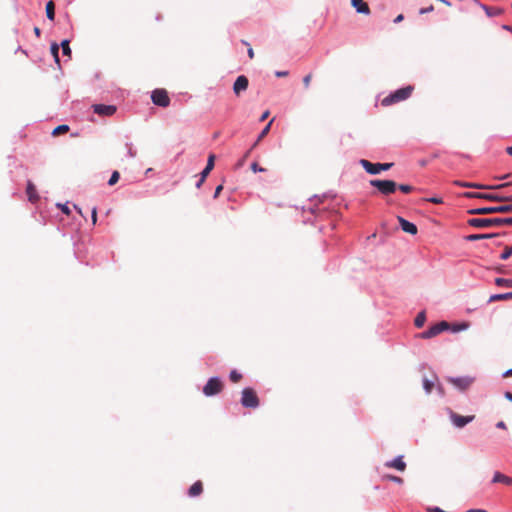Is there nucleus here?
Masks as SVG:
<instances>
[{"label": "nucleus", "instance_id": "f257e3e1", "mask_svg": "<svg viewBox=\"0 0 512 512\" xmlns=\"http://www.w3.org/2000/svg\"><path fill=\"white\" fill-rule=\"evenodd\" d=\"M413 91H414V86H412V85H408L406 87L400 88V89L390 93L386 97H384L381 100V105L384 107H388V106L397 104L399 102L405 101L412 95Z\"/></svg>", "mask_w": 512, "mask_h": 512}, {"label": "nucleus", "instance_id": "f03ea898", "mask_svg": "<svg viewBox=\"0 0 512 512\" xmlns=\"http://www.w3.org/2000/svg\"><path fill=\"white\" fill-rule=\"evenodd\" d=\"M475 228H487L492 226L512 225V217L509 218H471L467 222Z\"/></svg>", "mask_w": 512, "mask_h": 512}, {"label": "nucleus", "instance_id": "7ed1b4c3", "mask_svg": "<svg viewBox=\"0 0 512 512\" xmlns=\"http://www.w3.org/2000/svg\"><path fill=\"white\" fill-rule=\"evenodd\" d=\"M471 215H486L494 213H512V204L475 208L468 211Z\"/></svg>", "mask_w": 512, "mask_h": 512}, {"label": "nucleus", "instance_id": "20e7f679", "mask_svg": "<svg viewBox=\"0 0 512 512\" xmlns=\"http://www.w3.org/2000/svg\"><path fill=\"white\" fill-rule=\"evenodd\" d=\"M369 183L385 196L394 193L397 189V183L393 180L373 179Z\"/></svg>", "mask_w": 512, "mask_h": 512}, {"label": "nucleus", "instance_id": "39448f33", "mask_svg": "<svg viewBox=\"0 0 512 512\" xmlns=\"http://www.w3.org/2000/svg\"><path fill=\"white\" fill-rule=\"evenodd\" d=\"M360 165L365 169L367 173L376 175L381 171L389 170L393 166V163H372L366 159H361Z\"/></svg>", "mask_w": 512, "mask_h": 512}, {"label": "nucleus", "instance_id": "423d86ee", "mask_svg": "<svg viewBox=\"0 0 512 512\" xmlns=\"http://www.w3.org/2000/svg\"><path fill=\"white\" fill-rule=\"evenodd\" d=\"M241 404L246 408H256L259 406V398L254 389H243L241 396Z\"/></svg>", "mask_w": 512, "mask_h": 512}, {"label": "nucleus", "instance_id": "0eeeda50", "mask_svg": "<svg viewBox=\"0 0 512 512\" xmlns=\"http://www.w3.org/2000/svg\"><path fill=\"white\" fill-rule=\"evenodd\" d=\"M223 389L222 381L217 377L210 378L203 387V393L206 396H213L219 394Z\"/></svg>", "mask_w": 512, "mask_h": 512}, {"label": "nucleus", "instance_id": "6e6552de", "mask_svg": "<svg viewBox=\"0 0 512 512\" xmlns=\"http://www.w3.org/2000/svg\"><path fill=\"white\" fill-rule=\"evenodd\" d=\"M152 102L160 107H168L170 98L165 89H155L151 95Z\"/></svg>", "mask_w": 512, "mask_h": 512}, {"label": "nucleus", "instance_id": "1a4fd4ad", "mask_svg": "<svg viewBox=\"0 0 512 512\" xmlns=\"http://www.w3.org/2000/svg\"><path fill=\"white\" fill-rule=\"evenodd\" d=\"M449 328V323L446 321H441L432 327H430L428 330L422 332L419 336L422 339H429L437 336L441 332L447 330Z\"/></svg>", "mask_w": 512, "mask_h": 512}, {"label": "nucleus", "instance_id": "9d476101", "mask_svg": "<svg viewBox=\"0 0 512 512\" xmlns=\"http://www.w3.org/2000/svg\"><path fill=\"white\" fill-rule=\"evenodd\" d=\"M474 381H475V378L470 377V376L448 378V382L451 383L454 387H456L460 391L467 390L474 383Z\"/></svg>", "mask_w": 512, "mask_h": 512}, {"label": "nucleus", "instance_id": "9b49d317", "mask_svg": "<svg viewBox=\"0 0 512 512\" xmlns=\"http://www.w3.org/2000/svg\"><path fill=\"white\" fill-rule=\"evenodd\" d=\"M464 197L466 198H479L485 199L492 202H503V195L495 194V193H477V192H466L464 193Z\"/></svg>", "mask_w": 512, "mask_h": 512}, {"label": "nucleus", "instance_id": "f8f14e48", "mask_svg": "<svg viewBox=\"0 0 512 512\" xmlns=\"http://www.w3.org/2000/svg\"><path fill=\"white\" fill-rule=\"evenodd\" d=\"M456 185L462 186V187H469V188H476V189H502L507 186H509L511 183H503L499 185H483L479 183H469V182H460L455 181Z\"/></svg>", "mask_w": 512, "mask_h": 512}, {"label": "nucleus", "instance_id": "ddd939ff", "mask_svg": "<svg viewBox=\"0 0 512 512\" xmlns=\"http://www.w3.org/2000/svg\"><path fill=\"white\" fill-rule=\"evenodd\" d=\"M475 416L474 415H470V416H462V415H459L455 412H451L450 413V419L452 421V423L457 427V428H463L464 426H466L468 423L472 422L474 420Z\"/></svg>", "mask_w": 512, "mask_h": 512}, {"label": "nucleus", "instance_id": "4468645a", "mask_svg": "<svg viewBox=\"0 0 512 512\" xmlns=\"http://www.w3.org/2000/svg\"><path fill=\"white\" fill-rule=\"evenodd\" d=\"M92 109L94 113L100 116H112L117 110L116 106L105 104H94L92 105Z\"/></svg>", "mask_w": 512, "mask_h": 512}, {"label": "nucleus", "instance_id": "2eb2a0df", "mask_svg": "<svg viewBox=\"0 0 512 512\" xmlns=\"http://www.w3.org/2000/svg\"><path fill=\"white\" fill-rule=\"evenodd\" d=\"M249 85V80L245 75L237 77L233 84V92L236 96H239L242 92L246 91Z\"/></svg>", "mask_w": 512, "mask_h": 512}, {"label": "nucleus", "instance_id": "dca6fc26", "mask_svg": "<svg viewBox=\"0 0 512 512\" xmlns=\"http://www.w3.org/2000/svg\"><path fill=\"white\" fill-rule=\"evenodd\" d=\"M397 219H398L401 229L404 232L409 233L411 235H415L417 233L418 230H417V227L415 224L409 222L408 220H406L400 216H398Z\"/></svg>", "mask_w": 512, "mask_h": 512}, {"label": "nucleus", "instance_id": "f3484780", "mask_svg": "<svg viewBox=\"0 0 512 512\" xmlns=\"http://www.w3.org/2000/svg\"><path fill=\"white\" fill-rule=\"evenodd\" d=\"M385 466L388 468H394L399 471H404L406 469V463L403 461V457L399 456L391 461L385 463Z\"/></svg>", "mask_w": 512, "mask_h": 512}, {"label": "nucleus", "instance_id": "a211bd4d", "mask_svg": "<svg viewBox=\"0 0 512 512\" xmlns=\"http://www.w3.org/2000/svg\"><path fill=\"white\" fill-rule=\"evenodd\" d=\"M352 6L356 9L358 13L368 15L370 13V8L364 0H351Z\"/></svg>", "mask_w": 512, "mask_h": 512}, {"label": "nucleus", "instance_id": "6ab92c4d", "mask_svg": "<svg viewBox=\"0 0 512 512\" xmlns=\"http://www.w3.org/2000/svg\"><path fill=\"white\" fill-rule=\"evenodd\" d=\"M492 483H502L508 486H512V477L496 471L493 475Z\"/></svg>", "mask_w": 512, "mask_h": 512}, {"label": "nucleus", "instance_id": "aec40b11", "mask_svg": "<svg viewBox=\"0 0 512 512\" xmlns=\"http://www.w3.org/2000/svg\"><path fill=\"white\" fill-rule=\"evenodd\" d=\"M476 3L479 4V6L485 11L486 15L488 17H495L503 14V9L498 7H489L485 4H481L476 0Z\"/></svg>", "mask_w": 512, "mask_h": 512}, {"label": "nucleus", "instance_id": "412c9836", "mask_svg": "<svg viewBox=\"0 0 512 512\" xmlns=\"http://www.w3.org/2000/svg\"><path fill=\"white\" fill-rule=\"evenodd\" d=\"M26 193L30 202L34 203L38 201L39 196L37 194L36 187L31 181H28L27 183Z\"/></svg>", "mask_w": 512, "mask_h": 512}, {"label": "nucleus", "instance_id": "4be33fe9", "mask_svg": "<svg viewBox=\"0 0 512 512\" xmlns=\"http://www.w3.org/2000/svg\"><path fill=\"white\" fill-rule=\"evenodd\" d=\"M203 492V483L198 480L192 484V486L188 490V495L190 497H197Z\"/></svg>", "mask_w": 512, "mask_h": 512}, {"label": "nucleus", "instance_id": "5701e85b", "mask_svg": "<svg viewBox=\"0 0 512 512\" xmlns=\"http://www.w3.org/2000/svg\"><path fill=\"white\" fill-rule=\"evenodd\" d=\"M497 236V234H471L466 237L468 241H478L482 239L492 238Z\"/></svg>", "mask_w": 512, "mask_h": 512}, {"label": "nucleus", "instance_id": "b1692460", "mask_svg": "<svg viewBox=\"0 0 512 512\" xmlns=\"http://www.w3.org/2000/svg\"><path fill=\"white\" fill-rule=\"evenodd\" d=\"M46 16L49 20H54L55 18V4L53 1H48L46 4Z\"/></svg>", "mask_w": 512, "mask_h": 512}, {"label": "nucleus", "instance_id": "393cba45", "mask_svg": "<svg viewBox=\"0 0 512 512\" xmlns=\"http://www.w3.org/2000/svg\"><path fill=\"white\" fill-rule=\"evenodd\" d=\"M512 292L503 293V294H495L492 295L489 299L490 302L502 301V300H511Z\"/></svg>", "mask_w": 512, "mask_h": 512}, {"label": "nucleus", "instance_id": "a878e982", "mask_svg": "<svg viewBox=\"0 0 512 512\" xmlns=\"http://www.w3.org/2000/svg\"><path fill=\"white\" fill-rule=\"evenodd\" d=\"M68 131H69V126H68V125H66V124H62V125H59V126H57V127H55V128L53 129V131H52V135H53L54 137H56V136H59V135H61V134H65V133H67Z\"/></svg>", "mask_w": 512, "mask_h": 512}, {"label": "nucleus", "instance_id": "bb28decb", "mask_svg": "<svg viewBox=\"0 0 512 512\" xmlns=\"http://www.w3.org/2000/svg\"><path fill=\"white\" fill-rule=\"evenodd\" d=\"M273 119L264 127V129L259 134L257 141L254 145H257L270 131L271 125H272Z\"/></svg>", "mask_w": 512, "mask_h": 512}, {"label": "nucleus", "instance_id": "cd10ccee", "mask_svg": "<svg viewBox=\"0 0 512 512\" xmlns=\"http://www.w3.org/2000/svg\"><path fill=\"white\" fill-rule=\"evenodd\" d=\"M425 321H426V315H425V312L422 311L415 318V326L417 328H421L424 325Z\"/></svg>", "mask_w": 512, "mask_h": 512}, {"label": "nucleus", "instance_id": "c85d7f7f", "mask_svg": "<svg viewBox=\"0 0 512 512\" xmlns=\"http://www.w3.org/2000/svg\"><path fill=\"white\" fill-rule=\"evenodd\" d=\"M495 284L497 286H504V287L511 288L512 287V279L496 278Z\"/></svg>", "mask_w": 512, "mask_h": 512}, {"label": "nucleus", "instance_id": "c756f323", "mask_svg": "<svg viewBox=\"0 0 512 512\" xmlns=\"http://www.w3.org/2000/svg\"><path fill=\"white\" fill-rule=\"evenodd\" d=\"M61 48H62V53L68 57L71 56V48L69 46V41L68 40H63L61 42Z\"/></svg>", "mask_w": 512, "mask_h": 512}, {"label": "nucleus", "instance_id": "7c9ffc66", "mask_svg": "<svg viewBox=\"0 0 512 512\" xmlns=\"http://www.w3.org/2000/svg\"><path fill=\"white\" fill-rule=\"evenodd\" d=\"M229 377L233 383H238L242 379V375L236 370H232Z\"/></svg>", "mask_w": 512, "mask_h": 512}, {"label": "nucleus", "instance_id": "2f4dec72", "mask_svg": "<svg viewBox=\"0 0 512 512\" xmlns=\"http://www.w3.org/2000/svg\"><path fill=\"white\" fill-rule=\"evenodd\" d=\"M383 479L384 480H388V481H392V482H395V483H398V484H402L403 483V479L402 478H400L398 476L391 475V474L383 475Z\"/></svg>", "mask_w": 512, "mask_h": 512}, {"label": "nucleus", "instance_id": "473e14b6", "mask_svg": "<svg viewBox=\"0 0 512 512\" xmlns=\"http://www.w3.org/2000/svg\"><path fill=\"white\" fill-rule=\"evenodd\" d=\"M58 52H59V46L57 43H52L51 45V53L55 59V61L57 63H59V55H58Z\"/></svg>", "mask_w": 512, "mask_h": 512}, {"label": "nucleus", "instance_id": "72a5a7b5", "mask_svg": "<svg viewBox=\"0 0 512 512\" xmlns=\"http://www.w3.org/2000/svg\"><path fill=\"white\" fill-rule=\"evenodd\" d=\"M423 387L427 393H431V391L434 387V383H433V381H430L429 379L425 378L423 380Z\"/></svg>", "mask_w": 512, "mask_h": 512}, {"label": "nucleus", "instance_id": "f704fd0d", "mask_svg": "<svg viewBox=\"0 0 512 512\" xmlns=\"http://www.w3.org/2000/svg\"><path fill=\"white\" fill-rule=\"evenodd\" d=\"M119 178H120V174H119V172H118V171H114V172L112 173V175H111V177H110L109 181H108V184H109L110 186L115 185V184L118 182Z\"/></svg>", "mask_w": 512, "mask_h": 512}, {"label": "nucleus", "instance_id": "c9c22d12", "mask_svg": "<svg viewBox=\"0 0 512 512\" xmlns=\"http://www.w3.org/2000/svg\"><path fill=\"white\" fill-rule=\"evenodd\" d=\"M512 255V246L505 247L504 251L500 255L501 260H507Z\"/></svg>", "mask_w": 512, "mask_h": 512}, {"label": "nucleus", "instance_id": "e433bc0d", "mask_svg": "<svg viewBox=\"0 0 512 512\" xmlns=\"http://www.w3.org/2000/svg\"><path fill=\"white\" fill-rule=\"evenodd\" d=\"M397 188L403 192V193H410L413 191V187L410 186V185H407V184H400V185H397Z\"/></svg>", "mask_w": 512, "mask_h": 512}, {"label": "nucleus", "instance_id": "4c0bfd02", "mask_svg": "<svg viewBox=\"0 0 512 512\" xmlns=\"http://www.w3.org/2000/svg\"><path fill=\"white\" fill-rule=\"evenodd\" d=\"M214 162H215V155L214 154H210L209 157H208V160H207V165L205 168H207L208 170H212L214 168Z\"/></svg>", "mask_w": 512, "mask_h": 512}, {"label": "nucleus", "instance_id": "58836bf2", "mask_svg": "<svg viewBox=\"0 0 512 512\" xmlns=\"http://www.w3.org/2000/svg\"><path fill=\"white\" fill-rule=\"evenodd\" d=\"M251 170H252L253 172H255V173H256V172H264V171H266V169H265V168H263V167H261V166H259L257 162H253V163L251 164Z\"/></svg>", "mask_w": 512, "mask_h": 512}, {"label": "nucleus", "instance_id": "ea45409f", "mask_svg": "<svg viewBox=\"0 0 512 512\" xmlns=\"http://www.w3.org/2000/svg\"><path fill=\"white\" fill-rule=\"evenodd\" d=\"M311 80H312V74L309 73L307 74L304 78H303V84H304V87L307 89L309 88L310 86V83H311Z\"/></svg>", "mask_w": 512, "mask_h": 512}, {"label": "nucleus", "instance_id": "a19ab883", "mask_svg": "<svg viewBox=\"0 0 512 512\" xmlns=\"http://www.w3.org/2000/svg\"><path fill=\"white\" fill-rule=\"evenodd\" d=\"M243 43H244L245 45H247V46H248V51H247V53H248L249 58H250V59H253V58H254V55H255V54H254V50L252 49V47L250 46V44H249L248 42L243 41Z\"/></svg>", "mask_w": 512, "mask_h": 512}, {"label": "nucleus", "instance_id": "79ce46f5", "mask_svg": "<svg viewBox=\"0 0 512 512\" xmlns=\"http://www.w3.org/2000/svg\"><path fill=\"white\" fill-rule=\"evenodd\" d=\"M92 223L95 225L97 222V208L93 207L91 211Z\"/></svg>", "mask_w": 512, "mask_h": 512}, {"label": "nucleus", "instance_id": "37998d69", "mask_svg": "<svg viewBox=\"0 0 512 512\" xmlns=\"http://www.w3.org/2000/svg\"><path fill=\"white\" fill-rule=\"evenodd\" d=\"M434 10V6L433 5H430L429 7H426V8H421L419 13L420 14H426V13H430Z\"/></svg>", "mask_w": 512, "mask_h": 512}, {"label": "nucleus", "instance_id": "c03bdc74", "mask_svg": "<svg viewBox=\"0 0 512 512\" xmlns=\"http://www.w3.org/2000/svg\"><path fill=\"white\" fill-rule=\"evenodd\" d=\"M426 200L428 202H431V203H434V204H441V203H443L442 198H438V197H432V198H428Z\"/></svg>", "mask_w": 512, "mask_h": 512}, {"label": "nucleus", "instance_id": "a18cd8bd", "mask_svg": "<svg viewBox=\"0 0 512 512\" xmlns=\"http://www.w3.org/2000/svg\"><path fill=\"white\" fill-rule=\"evenodd\" d=\"M223 189L222 185H218L215 189L214 198H217Z\"/></svg>", "mask_w": 512, "mask_h": 512}, {"label": "nucleus", "instance_id": "49530a36", "mask_svg": "<svg viewBox=\"0 0 512 512\" xmlns=\"http://www.w3.org/2000/svg\"><path fill=\"white\" fill-rule=\"evenodd\" d=\"M275 75L276 77H286L288 75V71H277Z\"/></svg>", "mask_w": 512, "mask_h": 512}, {"label": "nucleus", "instance_id": "de8ad7c7", "mask_svg": "<svg viewBox=\"0 0 512 512\" xmlns=\"http://www.w3.org/2000/svg\"><path fill=\"white\" fill-rule=\"evenodd\" d=\"M59 207L61 208L63 213H65L67 215L70 214V209L66 205H59Z\"/></svg>", "mask_w": 512, "mask_h": 512}, {"label": "nucleus", "instance_id": "09e8293b", "mask_svg": "<svg viewBox=\"0 0 512 512\" xmlns=\"http://www.w3.org/2000/svg\"><path fill=\"white\" fill-rule=\"evenodd\" d=\"M210 172H211L210 170H208L207 168H204V170L201 172V177L203 179H206V177L209 175Z\"/></svg>", "mask_w": 512, "mask_h": 512}, {"label": "nucleus", "instance_id": "8fccbe9b", "mask_svg": "<svg viewBox=\"0 0 512 512\" xmlns=\"http://www.w3.org/2000/svg\"><path fill=\"white\" fill-rule=\"evenodd\" d=\"M428 512H446L444 510H442L441 508L439 507H434V508H428L427 509Z\"/></svg>", "mask_w": 512, "mask_h": 512}, {"label": "nucleus", "instance_id": "3c124183", "mask_svg": "<svg viewBox=\"0 0 512 512\" xmlns=\"http://www.w3.org/2000/svg\"><path fill=\"white\" fill-rule=\"evenodd\" d=\"M496 427L499 428V429H506L507 428L505 422H503V421H499L496 424Z\"/></svg>", "mask_w": 512, "mask_h": 512}, {"label": "nucleus", "instance_id": "603ef678", "mask_svg": "<svg viewBox=\"0 0 512 512\" xmlns=\"http://www.w3.org/2000/svg\"><path fill=\"white\" fill-rule=\"evenodd\" d=\"M503 377L504 378H508V377H512V368L505 371L504 374H503Z\"/></svg>", "mask_w": 512, "mask_h": 512}, {"label": "nucleus", "instance_id": "864d4df0", "mask_svg": "<svg viewBox=\"0 0 512 512\" xmlns=\"http://www.w3.org/2000/svg\"><path fill=\"white\" fill-rule=\"evenodd\" d=\"M268 116H269V111H265V112L261 115V117H260V121H264V120H266V119L268 118Z\"/></svg>", "mask_w": 512, "mask_h": 512}, {"label": "nucleus", "instance_id": "5fc2aeb1", "mask_svg": "<svg viewBox=\"0 0 512 512\" xmlns=\"http://www.w3.org/2000/svg\"><path fill=\"white\" fill-rule=\"evenodd\" d=\"M403 19H404L403 15H402V14H399V15L395 18L394 22H395V23H399V22H401Z\"/></svg>", "mask_w": 512, "mask_h": 512}, {"label": "nucleus", "instance_id": "6e6d98bb", "mask_svg": "<svg viewBox=\"0 0 512 512\" xmlns=\"http://www.w3.org/2000/svg\"><path fill=\"white\" fill-rule=\"evenodd\" d=\"M34 34L37 36V37H40L41 35V30L39 27H34Z\"/></svg>", "mask_w": 512, "mask_h": 512}, {"label": "nucleus", "instance_id": "4d7b16f0", "mask_svg": "<svg viewBox=\"0 0 512 512\" xmlns=\"http://www.w3.org/2000/svg\"><path fill=\"white\" fill-rule=\"evenodd\" d=\"M503 198H504L503 202H512V195H509V196L503 195Z\"/></svg>", "mask_w": 512, "mask_h": 512}, {"label": "nucleus", "instance_id": "13d9d810", "mask_svg": "<svg viewBox=\"0 0 512 512\" xmlns=\"http://www.w3.org/2000/svg\"><path fill=\"white\" fill-rule=\"evenodd\" d=\"M466 512H488V511L485 510V509H470V510H468Z\"/></svg>", "mask_w": 512, "mask_h": 512}, {"label": "nucleus", "instance_id": "bf43d9fd", "mask_svg": "<svg viewBox=\"0 0 512 512\" xmlns=\"http://www.w3.org/2000/svg\"><path fill=\"white\" fill-rule=\"evenodd\" d=\"M204 181H205V179H203V178L201 177V178H200V180L197 182L196 187H197V188H200V187H201V185L204 183Z\"/></svg>", "mask_w": 512, "mask_h": 512}, {"label": "nucleus", "instance_id": "052dcab7", "mask_svg": "<svg viewBox=\"0 0 512 512\" xmlns=\"http://www.w3.org/2000/svg\"><path fill=\"white\" fill-rule=\"evenodd\" d=\"M505 397H506L508 400L512 401V393L507 392V393L505 394Z\"/></svg>", "mask_w": 512, "mask_h": 512}, {"label": "nucleus", "instance_id": "680f3d73", "mask_svg": "<svg viewBox=\"0 0 512 512\" xmlns=\"http://www.w3.org/2000/svg\"><path fill=\"white\" fill-rule=\"evenodd\" d=\"M503 28H504L505 30H508V31L512 32V26L504 25V26H503Z\"/></svg>", "mask_w": 512, "mask_h": 512}, {"label": "nucleus", "instance_id": "e2e57ef3", "mask_svg": "<svg viewBox=\"0 0 512 512\" xmlns=\"http://www.w3.org/2000/svg\"><path fill=\"white\" fill-rule=\"evenodd\" d=\"M507 153L512 156V145L506 149Z\"/></svg>", "mask_w": 512, "mask_h": 512}, {"label": "nucleus", "instance_id": "0e129e2a", "mask_svg": "<svg viewBox=\"0 0 512 512\" xmlns=\"http://www.w3.org/2000/svg\"><path fill=\"white\" fill-rule=\"evenodd\" d=\"M509 176H510V174H506V175H503V176L499 177L498 179H506V178H508Z\"/></svg>", "mask_w": 512, "mask_h": 512}, {"label": "nucleus", "instance_id": "69168bd1", "mask_svg": "<svg viewBox=\"0 0 512 512\" xmlns=\"http://www.w3.org/2000/svg\"><path fill=\"white\" fill-rule=\"evenodd\" d=\"M439 2H444V3L448 4V2H446V1H444V0H439Z\"/></svg>", "mask_w": 512, "mask_h": 512}]
</instances>
